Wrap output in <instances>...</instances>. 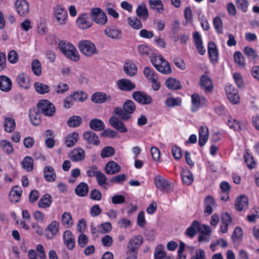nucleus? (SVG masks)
<instances>
[{"instance_id":"48","label":"nucleus","mask_w":259,"mask_h":259,"mask_svg":"<svg viewBox=\"0 0 259 259\" xmlns=\"http://www.w3.org/2000/svg\"><path fill=\"white\" fill-rule=\"evenodd\" d=\"M31 69L33 73L37 76L41 74V65L40 62L37 59L34 60L31 63Z\"/></svg>"},{"instance_id":"11","label":"nucleus","mask_w":259,"mask_h":259,"mask_svg":"<svg viewBox=\"0 0 259 259\" xmlns=\"http://www.w3.org/2000/svg\"><path fill=\"white\" fill-rule=\"evenodd\" d=\"M118 88L121 91L129 92L136 88V84L128 79L122 78L117 82Z\"/></svg>"},{"instance_id":"6","label":"nucleus","mask_w":259,"mask_h":259,"mask_svg":"<svg viewBox=\"0 0 259 259\" xmlns=\"http://www.w3.org/2000/svg\"><path fill=\"white\" fill-rule=\"evenodd\" d=\"M132 97L136 101L142 105H149L153 101L150 95L141 91L134 92Z\"/></svg>"},{"instance_id":"39","label":"nucleus","mask_w":259,"mask_h":259,"mask_svg":"<svg viewBox=\"0 0 259 259\" xmlns=\"http://www.w3.org/2000/svg\"><path fill=\"white\" fill-rule=\"evenodd\" d=\"M62 225L66 228H70L73 225L72 216L69 212H65L61 218Z\"/></svg>"},{"instance_id":"54","label":"nucleus","mask_w":259,"mask_h":259,"mask_svg":"<svg viewBox=\"0 0 259 259\" xmlns=\"http://www.w3.org/2000/svg\"><path fill=\"white\" fill-rule=\"evenodd\" d=\"M182 179L183 182L188 186L190 185L193 181V175L190 171L183 172L182 174Z\"/></svg>"},{"instance_id":"24","label":"nucleus","mask_w":259,"mask_h":259,"mask_svg":"<svg viewBox=\"0 0 259 259\" xmlns=\"http://www.w3.org/2000/svg\"><path fill=\"white\" fill-rule=\"evenodd\" d=\"M248 204V198L245 195H240L235 201V206L238 211H241L247 207Z\"/></svg>"},{"instance_id":"7","label":"nucleus","mask_w":259,"mask_h":259,"mask_svg":"<svg viewBox=\"0 0 259 259\" xmlns=\"http://www.w3.org/2000/svg\"><path fill=\"white\" fill-rule=\"evenodd\" d=\"M15 9L20 17H26L29 13V6L26 0H16Z\"/></svg>"},{"instance_id":"36","label":"nucleus","mask_w":259,"mask_h":259,"mask_svg":"<svg viewBox=\"0 0 259 259\" xmlns=\"http://www.w3.org/2000/svg\"><path fill=\"white\" fill-rule=\"evenodd\" d=\"M150 9L156 10L157 13H162L164 11L163 4L161 0H149Z\"/></svg>"},{"instance_id":"4","label":"nucleus","mask_w":259,"mask_h":259,"mask_svg":"<svg viewBox=\"0 0 259 259\" xmlns=\"http://www.w3.org/2000/svg\"><path fill=\"white\" fill-rule=\"evenodd\" d=\"M91 17L96 23L105 25L107 21V17L105 13L100 8H93L91 12Z\"/></svg>"},{"instance_id":"5","label":"nucleus","mask_w":259,"mask_h":259,"mask_svg":"<svg viewBox=\"0 0 259 259\" xmlns=\"http://www.w3.org/2000/svg\"><path fill=\"white\" fill-rule=\"evenodd\" d=\"M154 184L156 188L161 191L167 193L172 191L171 183L160 175L155 177Z\"/></svg>"},{"instance_id":"12","label":"nucleus","mask_w":259,"mask_h":259,"mask_svg":"<svg viewBox=\"0 0 259 259\" xmlns=\"http://www.w3.org/2000/svg\"><path fill=\"white\" fill-rule=\"evenodd\" d=\"M78 26L81 29H87L92 26L93 22L87 14H82L76 20Z\"/></svg>"},{"instance_id":"63","label":"nucleus","mask_w":259,"mask_h":259,"mask_svg":"<svg viewBox=\"0 0 259 259\" xmlns=\"http://www.w3.org/2000/svg\"><path fill=\"white\" fill-rule=\"evenodd\" d=\"M69 89V85L63 82H59L55 87V91L57 93L62 94L68 91Z\"/></svg>"},{"instance_id":"60","label":"nucleus","mask_w":259,"mask_h":259,"mask_svg":"<svg viewBox=\"0 0 259 259\" xmlns=\"http://www.w3.org/2000/svg\"><path fill=\"white\" fill-rule=\"evenodd\" d=\"M163 246L159 244L157 246L155 252L154 257L155 259H162L165 255V252L163 251Z\"/></svg>"},{"instance_id":"10","label":"nucleus","mask_w":259,"mask_h":259,"mask_svg":"<svg viewBox=\"0 0 259 259\" xmlns=\"http://www.w3.org/2000/svg\"><path fill=\"white\" fill-rule=\"evenodd\" d=\"M109 122L112 127L120 133H125L128 131L124 123L116 116H111L109 119Z\"/></svg>"},{"instance_id":"3","label":"nucleus","mask_w":259,"mask_h":259,"mask_svg":"<svg viewBox=\"0 0 259 259\" xmlns=\"http://www.w3.org/2000/svg\"><path fill=\"white\" fill-rule=\"evenodd\" d=\"M37 107L40 112L47 116H52L56 112L54 105L47 100L40 101L37 104Z\"/></svg>"},{"instance_id":"41","label":"nucleus","mask_w":259,"mask_h":259,"mask_svg":"<svg viewBox=\"0 0 259 259\" xmlns=\"http://www.w3.org/2000/svg\"><path fill=\"white\" fill-rule=\"evenodd\" d=\"M127 22L133 29L138 30L142 28V23L139 19L136 17L127 18Z\"/></svg>"},{"instance_id":"58","label":"nucleus","mask_w":259,"mask_h":259,"mask_svg":"<svg viewBox=\"0 0 259 259\" xmlns=\"http://www.w3.org/2000/svg\"><path fill=\"white\" fill-rule=\"evenodd\" d=\"M73 101L83 102L87 98V95L83 92H76L72 95H70Z\"/></svg>"},{"instance_id":"40","label":"nucleus","mask_w":259,"mask_h":259,"mask_svg":"<svg viewBox=\"0 0 259 259\" xmlns=\"http://www.w3.org/2000/svg\"><path fill=\"white\" fill-rule=\"evenodd\" d=\"M34 87L36 92L39 94H45L49 93L50 90V88L48 85L40 82H36L34 84Z\"/></svg>"},{"instance_id":"17","label":"nucleus","mask_w":259,"mask_h":259,"mask_svg":"<svg viewBox=\"0 0 259 259\" xmlns=\"http://www.w3.org/2000/svg\"><path fill=\"white\" fill-rule=\"evenodd\" d=\"M201 87L204 89L206 93H211L213 90V84L210 78L205 75L201 76L200 78Z\"/></svg>"},{"instance_id":"45","label":"nucleus","mask_w":259,"mask_h":259,"mask_svg":"<svg viewBox=\"0 0 259 259\" xmlns=\"http://www.w3.org/2000/svg\"><path fill=\"white\" fill-rule=\"evenodd\" d=\"M64 56L74 62H77L80 59L79 54L77 49L74 47L70 50L69 52Z\"/></svg>"},{"instance_id":"42","label":"nucleus","mask_w":259,"mask_h":259,"mask_svg":"<svg viewBox=\"0 0 259 259\" xmlns=\"http://www.w3.org/2000/svg\"><path fill=\"white\" fill-rule=\"evenodd\" d=\"M151 61L154 67L157 70L160 66L167 64V61L164 59L161 55L155 56L151 58Z\"/></svg>"},{"instance_id":"14","label":"nucleus","mask_w":259,"mask_h":259,"mask_svg":"<svg viewBox=\"0 0 259 259\" xmlns=\"http://www.w3.org/2000/svg\"><path fill=\"white\" fill-rule=\"evenodd\" d=\"M63 240L64 244L69 250H72L75 246V238L73 233L69 230L64 233Z\"/></svg>"},{"instance_id":"61","label":"nucleus","mask_w":259,"mask_h":259,"mask_svg":"<svg viewBox=\"0 0 259 259\" xmlns=\"http://www.w3.org/2000/svg\"><path fill=\"white\" fill-rule=\"evenodd\" d=\"M228 125L234 131H239L241 130V126L239 122L236 119L230 117L228 120Z\"/></svg>"},{"instance_id":"43","label":"nucleus","mask_w":259,"mask_h":259,"mask_svg":"<svg viewBox=\"0 0 259 259\" xmlns=\"http://www.w3.org/2000/svg\"><path fill=\"white\" fill-rule=\"evenodd\" d=\"M151 61L154 67L157 70L160 66L167 64V61L164 59L161 55L155 56L151 58Z\"/></svg>"},{"instance_id":"29","label":"nucleus","mask_w":259,"mask_h":259,"mask_svg":"<svg viewBox=\"0 0 259 259\" xmlns=\"http://www.w3.org/2000/svg\"><path fill=\"white\" fill-rule=\"evenodd\" d=\"M202 225L197 221H194L190 226L188 227L186 231V234L191 238H193L196 234V230L198 231L201 230Z\"/></svg>"},{"instance_id":"62","label":"nucleus","mask_w":259,"mask_h":259,"mask_svg":"<svg viewBox=\"0 0 259 259\" xmlns=\"http://www.w3.org/2000/svg\"><path fill=\"white\" fill-rule=\"evenodd\" d=\"M236 5L238 9L242 10L243 12H246L248 9V0H237Z\"/></svg>"},{"instance_id":"19","label":"nucleus","mask_w":259,"mask_h":259,"mask_svg":"<svg viewBox=\"0 0 259 259\" xmlns=\"http://www.w3.org/2000/svg\"><path fill=\"white\" fill-rule=\"evenodd\" d=\"M192 99V108L193 112L196 111L201 105L205 103V99L203 97H200L196 94H194L191 96Z\"/></svg>"},{"instance_id":"55","label":"nucleus","mask_w":259,"mask_h":259,"mask_svg":"<svg viewBox=\"0 0 259 259\" xmlns=\"http://www.w3.org/2000/svg\"><path fill=\"white\" fill-rule=\"evenodd\" d=\"M244 53L249 59L254 60L258 57L256 51L249 47H245L244 48Z\"/></svg>"},{"instance_id":"50","label":"nucleus","mask_w":259,"mask_h":259,"mask_svg":"<svg viewBox=\"0 0 259 259\" xmlns=\"http://www.w3.org/2000/svg\"><path fill=\"white\" fill-rule=\"evenodd\" d=\"M22 164L23 168L27 171H31L33 168V160L31 157L26 156L23 159Z\"/></svg>"},{"instance_id":"53","label":"nucleus","mask_w":259,"mask_h":259,"mask_svg":"<svg viewBox=\"0 0 259 259\" xmlns=\"http://www.w3.org/2000/svg\"><path fill=\"white\" fill-rule=\"evenodd\" d=\"M74 46L70 42L61 41L59 44V48L63 55L68 53Z\"/></svg>"},{"instance_id":"46","label":"nucleus","mask_w":259,"mask_h":259,"mask_svg":"<svg viewBox=\"0 0 259 259\" xmlns=\"http://www.w3.org/2000/svg\"><path fill=\"white\" fill-rule=\"evenodd\" d=\"M64 56L74 62H77L80 59L79 54L77 49L74 47L70 50L69 52Z\"/></svg>"},{"instance_id":"64","label":"nucleus","mask_w":259,"mask_h":259,"mask_svg":"<svg viewBox=\"0 0 259 259\" xmlns=\"http://www.w3.org/2000/svg\"><path fill=\"white\" fill-rule=\"evenodd\" d=\"M112 229V225L109 222L102 223L99 226V231L101 233H107Z\"/></svg>"},{"instance_id":"16","label":"nucleus","mask_w":259,"mask_h":259,"mask_svg":"<svg viewBox=\"0 0 259 259\" xmlns=\"http://www.w3.org/2000/svg\"><path fill=\"white\" fill-rule=\"evenodd\" d=\"M39 109L37 108H33L29 111V118L31 123L35 125H38L41 121V115Z\"/></svg>"},{"instance_id":"38","label":"nucleus","mask_w":259,"mask_h":259,"mask_svg":"<svg viewBox=\"0 0 259 259\" xmlns=\"http://www.w3.org/2000/svg\"><path fill=\"white\" fill-rule=\"evenodd\" d=\"M165 85L169 89L171 90H177L182 88L181 82L176 78L172 77L166 80Z\"/></svg>"},{"instance_id":"20","label":"nucleus","mask_w":259,"mask_h":259,"mask_svg":"<svg viewBox=\"0 0 259 259\" xmlns=\"http://www.w3.org/2000/svg\"><path fill=\"white\" fill-rule=\"evenodd\" d=\"M12 88L11 79L7 76H0V90L5 92H9Z\"/></svg>"},{"instance_id":"21","label":"nucleus","mask_w":259,"mask_h":259,"mask_svg":"<svg viewBox=\"0 0 259 259\" xmlns=\"http://www.w3.org/2000/svg\"><path fill=\"white\" fill-rule=\"evenodd\" d=\"M16 81L20 87L28 89L30 86V81L28 76L24 73L19 74L16 78Z\"/></svg>"},{"instance_id":"34","label":"nucleus","mask_w":259,"mask_h":259,"mask_svg":"<svg viewBox=\"0 0 259 259\" xmlns=\"http://www.w3.org/2000/svg\"><path fill=\"white\" fill-rule=\"evenodd\" d=\"M22 195V190L18 186L14 187L9 194L10 200L12 202H17Z\"/></svg>"},{"instance_id":"35","label":"nucleus","mask_w":259,"mask_h":259,"mask_svg":"<svg viewBox=\"0 0 259 259\" xmlns=\"http://www.w3.org/2000/svg\"><path fill=\"white\" fill-rule=\"evenodd\" d=\"M52 202V197L49 194H46L39 199L38 206L39 207L46 208L49 207Z\"/></svg>"},{"instance_id":"44","label":"nucleus","mask_w":259,"mask_h":259,"mask_svg":"<svg viewBox=\"0 0 259 259\" xmlns=\"http://www.w3.org/2000/svg\"><path fill=\"white\" fill-rule=\"evenodd\" d=\"M82 121V118L80 116L73 115L69 118L67 124L71 127H78L80 125Z\"/></svg>"},{"instance_id":"2","label":"nucleus","mask_w":259,"mask_h":259,"mask_svg":"<svg viewBox=\"0 0 259 259\" xmlns=\"http://www.w3.org/2000/svg\"><path fill=\"white\" fill-rule=\"evenodd\" d=\"M78 47L80 52L87 57H91L98 53L95 45L88 40H80L78 43Z\"/></svg>"},{"instance_id":"28","label":"nucleus","mask_w":259,"mask_h":259,"mask_svg":"<svg viewBox=\"0 0 259 259\" xmlns=\"http://www.w3.org/2000/svg\"><path fill=\"white\" fill-rule=\"evenodd\" d=\"M111 100L110 96H107L103 92H97L92 96V100L95 103L101 104Z\"/></svg>"},{"instance_id":"37","label":"nucleus","mask_w":259,"mask_h":259,"mask_svg":"<svg viewBox=\"0 0 259 259\" xmlns=\"http://www.w3.org/2000/svg\"><path fill=\"white\" fill-rule=\"evenodd\" d=\"M123 70L129 76H133L137 73V68L133 62L125 63L123 66Z\"/></svg>"},{"instance_id":"18","label":"nucleus","mask_w":259,"mask_h":259,"mask_svg":"<svg viewBox=\"0 0 259 259\" xmlns=\"http://www.w3.org/2000/svg\"><path fill=\"white\" fill-rule=\"evenodd\" d=\"M59 230V224L56 221H53L47 228L46 231L49 232L46 233V237L48 239H52L55 236Z\"/></svg>"},{"instance_id":"56","label":"nucleus","mask_w":259,"mask_h":259,"mask_svg":"<svg viewBox=\"0 0 259 259\" xmlns=\"http://www.w3.org/2000/svg\"><path fill=\"white\" fill-rule=\"evenodd\" d=\"M0 145L4 151L7 154L12 153L13 152V147L8 141L2 140L0 142Z\"/></svg>"},{"instance_id":"30","label":"nucleus","mask_w":259,"mask_h":259,"mask_svg":"<svg viewBox=\"0 0 259 259\" xmlns=\"http://www.w3.org/2000/svg\"><path fill=\"white\" fill-rule=\"evenodd\" d=\"M137 16L141 19L146 21L149 17V12L145 4L142 3L138 6L136 10Z\"/></svg>"},{"instance_id":"51","label":"nucleus","mask_w":259,"mask_h":259,"mask_svg":"<svg viewBox=\"0 0 259 259\" xmlns=\"http://www.w3.org/2000/svg\"><path fill=\"white\" fill-rule=\"evenodd\" d=\"M4 126L6 131L9 133L12 132L15 128L14 119L11 117L6 118Z\"/></svg>"},{"instance_id":"26","label":"nucleus","mask_w":259,"mask_h":259,"mask_svg":"<svg viewBox=\"0 0 259 259\" xmlns=\"http://www.w3.org/2000/svg\"><path fill=\"white\" fill-rule=\"evenodd\" d=\"M84 156L85 151L82 148L74 149L69 154L70 159L73 161L82 160Z\"/></svg>"},{"instance_id":"59","label":"nucleus","mask_w":259,"mask_h":259,"mask_svg":"<svg viewBox=\"0 0 259 259\" xmlns=\"http://www.w3.org/2000/svg\"><path fill=\"white\" fill-rule=\"evenodd\" d=\"M213 24L214 28L218 33H223V22L219 17H215L213 18Z\"/></svg>"},{"instance_id":"9","label":"nucleus","mask_w":259,"mask_h":259,"mask_svg":"<svg viewBox=\"0 0 259 259\" xmlns=\"http://www.w3.org/2000/svg\"><path fill=\"white\" fill-rule=\"evenodd\" d=\"M54 13L56 18V22L58 24H63L65 23V21L67 17V11L60 6H57L54 9Z\"/></svg>"},{"instance_id":"47","label":"nucleus","mask_w":259,"mask_h":259,"mask_svg":"<svg viewBox=\"0 0 259 259\" xmlns=\"http://www.w3.org/2000/svg\"><path fill=\"white\" fill-rule=\"evenodd\" d=\"M243 236L242 229L240 227H237L234 230L232 236V239L234 243H239L241 241Z\"/></svg>"},{"instance_id":"32","label":"nucleus","mask_w":259,"mask_h":259,"mask_svg":"<svg viewBox=\"0 0 259 259\" xmlns=\"http://www.w3.org/2000/svg\"><path fill=\"white\" fill-rule=\"evenodd\" d=\"M89 190V187L88 184L84 182H81L76 186L75 192L77 196L84 197L88 194Z\"/></svg>"},{"instance_id":"52","label":"nucleus","mask_w":259,"mask_h":259,"mask_svg":"<svg viewBox=\"0 0 259 259\" xmlns=\"http://www.w3.org/2000/svg\"><path fill=\"white\" fill-rule=\"evenodd\" d=\"M96 179L98 185L102 187L106 188L105 186L109 185V183L107 182V178L106 176L101 171L98 173Z\"/></svg>"},{"instance_id":"25","label":"nucleus","mask_w":259,"mask_h":259,"mask_svg":"<svg viewBox=\"0 0 259 259\" xmlns=\"http://www.w3.org/2000/svg\"><path fill=\"white\" fill-rule=\"evenodd\" d=\"M104 32L106 35L113 39H119L121 37V30L114 26L107 27Z\"/></svg>"},{"instance_id":"27","label":"nucleus","mask_w":259,"mask_h":259,"mask_svg":"<svg viewBox=\"0 0 259 259\" xmlns=\"http://www.w3.org/2000/svg\"><path fill=\"white\" fill-rule=\"evenodd\" d=\"M44 176L47 182H54L57 178L54 168L50 165L46 166L44 169Z\"/></svg>"},{"instance_id":"33","label":"nucleus","mask_w":259,"mask_h":259,"mask_svg":"<svg viewBox=\"0 0 259 259\" xmlns=\"http://www.w3.org/2000/svg\"><path fill=\"white\" fill-rule=\"evenodd\" d=\"M89 126L92 130L95 131H101L105 127L104 122L98 118L92 119L89 123Z\"/></svg>"},{"instance_id":"31","label":"nucleus","mask_w":259,"mask_h":259,"mask_svg":"<svg viewBox=\"0 0 259 259\" xmlns=\"http://www.w3.org/2000/svg\"><path fill=\"white\" fill-rule=\"evenodd\" d=\"M208 53L209 59L211 61H217L219 53L214 42H209L208 44Z\"/></svg>"},{"instance_id":"13","label":"nucleus","mask_w":259,"mask_h":259,"mask_svg":"<svg viewBox=\"0 0 259 259\" xmlns=\"http://www.w3.org/2000/svg\"><path fill=\"white\" fill-rule=\"evenodd\" d=\"M200 235L198 240L199 242H208L210 241L211 237V229L209 226L206 225H202L201 230L199 231Z\"/></svg>"},{"instance_id":"22","label":"nucleus","mask_w":259,"mask_h":259,"mask_svg":"<svg viewBox=\"0 0 259 259\" xmlns=\"http://www.w3.org/2000/svg\"><path fill=\"white\" fill-rule=\"evenodd\" d=\"M143 242V238L141 236H137L130 239L127 245V249L137 251Z\"/></svg>"},{"instance_id":"23","label":"nucleus","mask_w":259,"mask_h":259,"mask_svg":"<svg viewBox=\"0 0 259 259\" xmlns=\"http://www.w3.org/2000/svg\"><path fill=\"white\" fill-rule=\"evenodd\" d=\"M121 167L119 165L114 161L108 162L105 167V171L108 175H114L120 171Z\"/></svg>"},{"instance_id":"15","label":"nucleus","mask_w":259,"mask_h":259,"mask_svg":"<svg viewBox=\"0 0 259 259\" xmlns=\"http://www.w3.org/2000/svg\"><path fill=\"white\" fill-rule=\"evenodd\" d=\"M83 138L90 144L98 146L100 144V140L97 135L93 131H89L84 132Z\"/></svg>"},{"instance_id":"49","label":"nucleus","mask_w":259,"mask_h":259,"mask_svg":"<svg viewBox=\"0 0 259 259\" xmlns=\"http://www.w3.org/2000/svg\"><path fill=\"white\" fill-rule=\"evenodd\" d=\"M244 158L245 159V163L249 168L252 169L255 167V162L254 158L253 156L248 152V151H246L245 153Z\"/></svg>"},{"instance_id":"8","label":"nucleus","mask_w":259,"mask_h":259,"mask_svg":"<svg viewBox=\"0 0 259 259\" xmlns=\"http://www.w3.org/2000/svg\"><path fill=\"white\" fill-rule=\"evenodd\" d=\"M225 92L229 100L234 104H237L239 102L240 97L238 91L235 87L229 83L226 85Z\"/></svg>"},{"instance_id":"1","label":"nucleus","mask_w":259,"mask_h":259,"mask_svg":"<svg viewBox=\"0 0 259 259\" xmlns=\"http://www.w3.org/2000/svg\"><path fill=\"white\" fill-rule=\"evenodd\" d=\"M122 107V108L120 107H115L114 113L121 119L128 120L131 118V114L136 110L135 104L133 101L127 100L123 103Z\"/></svg>"},{"instance_id":"57","label":"nucleus","mask_w":259,"mask_h":259,"mask_svg":"<svg viewBox=\"0 0 259 259\" xmlns=\"http://www.w3.org/2000/svg\"><path fill=\"white\" fill-rule=\"evenodd\" d=\"M115 150L112 147H105L102 150L101 156L103 158L110 157L115 154Z\"/></svg>"}]
</instances>
